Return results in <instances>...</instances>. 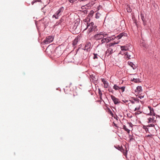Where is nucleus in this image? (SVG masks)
Masks as SVG:
<instances>
[{
  "instance_id": "f257e3e1",
  "label": "nucleus",
  "mask_w": 160,
  "mask_h": 160,
  "mask_svg": "<svg viewBox=\"0 0 160 160\" xmlns=\"http://www.w3.org/2000/svg\"><path fill=\"white\" fill-rule=\"evenodd\" d=\"M87 28H88L87 33L88 34L93 32H96L98 31L97 26L94 24L93 22H91L89 24L88 22H87Z\"/></svg>"
},
{
  "instance_id": "f03ea898",
  "label": "nucleus",
  "mask_w": 160,
  "mask_h": 160,
  "mask_svg": "<svg viewBox=\"0 0 160 160\" xmlns=\"http://www.w3.org/2000/svg\"><path fill=\"white\" fill-rule=\"evenodd\" d=\"M108 36V34L105 32H100L93 36L94 39L96 41L101 40L102 38Z\"/></svg>"
},
{
  "instance_id": "7ed1b4c3",
  "label": "nucleus",
  "mask_w": 160,
  "mask_h": 160,
  "mask_svg": "<svg viewBox=\"0 0 160 160\" xmlns=\"http://www.w3.org/2000/svg\"><path fill=\"white\" fill-rule=\"evenodd\" d=\"M115 36L113 35L111 37H108V36L102 38L101 40V43H100L98 46L105 43H107L110 42V41L114 40L115 38Z\"/></svg>"
},
{
  "instance_id": "20e7f679",
  "label": "nucleus",
  "mask_w": 160,
  "mask_h": 160,
  "mask_svg": "<svg viewBox=\"0 0 160 160\" xmlns=\"http://www.w3.org/2000/svg\"><path fill=\"white\" fill-rule=\"evenodd\" d=\"M62 53L61 49L60 48L57 47L53 53V55L55 56L56 58H58L62 55Z\"/></svg>"
},
{
  "instance_id": "39448f33",
  "label": "nucleus",
  "mask_w": 160,
  "mask_h": 160,
  "mask_svg": "<svg viewBox=\"0 0 160 160\" xmlns=\"http://www.w3.org/2000/svg\"><path fill=\"white\" fill-rule=\"evenodd\" d=\"M54 37L52 36L47 37L43 41V43L45 44H49L53 41Z\"/></svg>"
},
{
  "instance_id": "423d86ee",
  "label": "nucleus",
  "mask_w": 160,
  "mask_h": 160,
  "mask_svg": "<svg viewBox=\"0 0 160 160\" xmlns=\"http://www.w3.org/2000/svg\"><path fill=\"white\" fill-rule=\"evenodd\" d=\"M94 13V12L93 10H91L89 12L87 17L85 19V22H89L91 18L92 17Z\"/></svg>"
},
{
  "instance_id": "0eeeda50",
  "label": "nucleus",
  "mask_w": 160,
  "mask_h": 160,
  "mask_svg": "<svg viewBox=\"0 0 160 160\" xmlns=\"http://www.w3.org/2000/svg\"><path fill=\"white\" fill-rule=\"evenodd\" d=\"M90 78L92 80V82L95 84L97 83L98 80V76L96 74H92L90 76Z\"/></svg>"
},
{
  "instance_id": "6e6552de",
  "label": "nucleus",
  "mask_w": 160,
  "mask_h": 160,
  "mask_svg": "<svg viewBox=\"0 0 160 160\" xmlns=\"http://www.w3.org/2000/svg\"><path fill=\"white\" fill-rule=\"evenodd\" d=\"M110 97L115 104H117L121 102L118 98H117L113 95H111Z\"/></svg>"
},
{
  "instance_id": "1a4fd4ad",
  "label": "nucleus",
  "mask_w": 160,
  "mask_h": 160,
  "mask_svg": "<svg viewBox=\"0 0 160 160\" xmlns=\"http://www.w3.org/2000/svg\"><path fill=\"white\" fill-rule=\"evenodd\" d=\"M124 57L125 58H128V59L130 58L133 55L132 52L129 51L128 52H126L124 53Z\"/></svg>"
},
{
  "instance_id": "9d476101",
  "label": "nucleus",
  "mask_w": 160,
  "mask_h": 160,
  "mask_svg": "<svg viewBox=\"0 0 160 160\" xmlns=\"http://www.w3.org/2000/svg\"><path fill=\"white\" fill-rule=\"evenodd\" d=\"M64 8L63 7L60 8L56 12V14L57 15V17H59L61 15L62 13L63 12Z\"/></svg>"
},
{
  "instance_id": "9b49d317",
  "label": "nucleus",
  "mask_w": 160,
  "mask_h": 160,
  "mask_svg": "<svg viewBox=\"0 0 160 160\" xmlns=\"http://www.w3.org/2000/svg\"><path fill=\"white\" fill-rule=\"evenodd\" d=\"M127 33L125 32H123L122 33H120L119 35L117 36H115V38H117L118 39H119L121 38L123 36L124 37H127Z\"/></svg>"
},
{
  "instance_id": "f8f14e48",
  "label": "nucleus",
  "mask_w": 160,
  "mask_h": 160,
  "mask_svg": "<svg viewBox=\"0 0 160 160\" xmlns=\"http://www.w3.org/2000/svg\"><path fill=\"white\" fill-rule=\"evenodd\" d=\"M91 46V44L90 42H88L85 45L84 47V50H86L87 51H89L90 50Z\"/></svg>"
},
{
  "instance_id": "ddd939ff",
  "label": "nucleus",
  "mask_w": 160,
  "mask_h": 160,
  "mask_svg": "<svg viewBox=\"0 0 160 160\" xmlns=\"http://www.w3.org/2000/svg\"><path fill=\"white\" fill-rule=\"evenodd\" d=\"M113 52V49L111 48H109L106 52V54L107 56H109L110 54Z\"/></svg>"
},
{
  "instance_id": "4468645a",
  "label": "nucleus",
  "mask_w": 160,
  "mask_h": 160,
  "mask_svg": "<svg viewBox=\"0 0 160 160\" xmlns=\"http://www.w3.org/2000/svg\"><path fill=\"white\" fill-rule=\"evenodd\" d=\"M101 80L103 83L104 87L105 88H108L109 85L108 81L104 78H101Z\"/></svg>"
},
{
  "instance_id": "2eb2a0df",
  "label": "nucleus",
  "mask_w": 160,
  "mask_h": 160,
  "mask_svg": "<svg viewBox=\"0 0 160 160\" xmlns=\"http://www.w3.org/2000/svg\"><path fill=\"white\" fill-rule=\"evenodd\" d=\"M140 15L141 17V19L143 22V25L145 26L147 24V21L146 20L145 17H144V15L142 13L140 14Z\"/></svg>"
},
{
  "instance_id": "dca6fc26",
  "label": "nucleus",
  "mask_w": 160,
  "mask_h": 160,
  "mask_svg": "<svg viewBox=\"0 0 160 160\" xmlns=\"http://www.w3.org/2000/svg\"><path fill=\"white\" fill-rule=\"evenodd\" d=\"M79 24V22H76L74 23V25L72 27V29L76 31H78V25Z\"/></svg>"
},
{
  "instance_id": "f3484780",
  "label": "nucleus",
  "mask_w": 160,
  "mask_h": 160,
  "mask_svg": "<svg viewBox=\"0 0 160 160\" xmlns=\"http://www.w3.org/2000/svg\"><path fill=\"white\" fill-rule=\"evenodd\" d=\"M64 20L62 18H61L59 21L57 22L54 25V27H55L56 26H58L59 25H61V23L62 22L64 21Z\"/></svg>"
},
{
  "instance_id": "a211bd4d",
  "label": "nucleus",
  "mask_w": 160,
  "mask_h": 160,
  "mask_svg": "<svg viewBox=\"0 0 160 160\" xmlns=\"http://www.w3.org/2000/svg\"><path fill=\"white\" fill-rule=\"evenodd\" d=\"M155 118L154 117H152V118H148V123H149L151 122H152V123H155L156 122V121L154 120Z\"/></svg>"
},
{
  "instance_id": "6ab92c4d",
  "label": "nucleus",
  "mask_w": 160,
  "mask_h": 160,
  "mask_svg": "<svg viewBox=\"0 0 160 160\" xmlns=\"http://www.w3.org/2000/svg\"><path fill=\"white\" fill-rule=\"evenodd\" d=\"M128 64L131 66L133 69H135L136 68V66L132 62L128 61Z\"/></svg>"
},
{
  "instance_id": "aec40b11",
  "label": "nucleus",
  "mask_w": 160,
  "mask_h": 160,
  "mask_svg": "<svg viewBox=\"0 0 160 160\" xmlns=\"http://www.w3.org/2000/svg\"><path fill=\"white\" fill-rule=\"evenodd\" d=\"M121 49L122 51H127L128 50L129 48L127 46H123L121 47Z\"/></svg>"
},
{
  "instance_id": "412c9836",
  "label": "nucleus",
  "mask_w": 160,
  "mask_h": 160,
  "mask_svg": "<svg viewBox=\"0 0 160 160\" xmlns=\"http://www.w3.org/2000/svg\"><path fill=\"white\" fill-rule=\"evenodd\" d=\"M150 113L148 114V115H153L154 116H155L156 115V114L154 112L153 108H152L151 110H150Z\"/></svg>"
},
{
  "instance_id": "4be33fe9",
  "label": "nucleus",
  "mask_w": 160,
  "mask_h": 160,
  "mask_svg": "<svg viewBox=\"0 0 160 160\" xmlns=\"http://www.w3.org/2000/svg\"><path fill=\"white\" fill-rule=\"evenodd\" d=\"M78 42V39L75 38L72 42V46L73 47H74L77 44Z\"/></svg>"
},
{
  "instance_id": "5701e85b",
  "label": "nucleus",
  "mask_w": 160,
  "mask_h": 160,
  "mask_svg": "<svg viewBox=\"0 0 160 160\" xmlns=\"http://www.w3.org/2000/svg\"><path fill=\"white\" fill-rule=\"evenodd\" d=\"M131 81L132 82H134L135 83H137L138 82H140V79L139 78H133L132 79H131Z\"/></svg>"
},
{
  "instance_id": "b1692460",
  "label": "nucleus",
  "mask_w": 160,
  "mask_h": 160,
  "mask_svg": "<svg viewBox=\"0 0 160 160\" xmlns=\"http://www.w3.org/2000/svg\"><path fill=\"white\" fill-rule=\"evenodd\" d=\"M132 20H133L134 23L137 26V27H138V24H137V20L134 17H132Z\"/></svg>"
},
{
  "instance_id": "393cba45",
  "label": "nucleus",
  "mask_w": 160,
  "mask_h": 160,
  "mask_svg": "<svg viewBox=\"0 0 160 160\" xmlns=\"http://www.w3.org/2000/svg\"><path fill=\"white\" fill-rule=\"evenodd\" d=\"M129 138L130 141H131L135 140L134 137L132 135H129Z\"/></svg>"
},
{
  "instance_id": "a878e982",
  "label": "nucleus",
  "mask_w": 160,
  "mask_h": 160,
  "mask_svg": "<svg viewBox=\"0 0 160 160\" xmlns=\"http://www.w3.org/2000/svg\"><path fill=\"white\" fill-rule=\"evenodd\" d=\"M113 88L115 90H119L120 89V87L117 85L116 84H115L113 87Z\"/></svg>"
},
{
  "instance_id": "bb28decb",
  "label": "nucleus",
  "mask_w": 160,
  "mask_h": 160,
  "mask_svg": "<svg viewBox=\"0 0 160 160\" xmlns=\"http://www.w3.org/2000/svg\"><path fill=\"white\" fill-rule=\"evenodd\" d=\"M123 129L124 130H125L128 133H129L130 132V130L126 128V126L125 125L123 126Z\"/></svg>"
},
{
  "instance_id": "cd10ccee",
  "label": "nucleus",
  "mask_w": 160,
  "mask_h": 160,
  "mask_svg": "<svg viewBox=\"0 0 160 160\" xmlns=\"http://www.w3.org/2000/svg\"><path fill=\"white\" fill-rule=\"evenodd\" d=\"M140 45L141 47H142L144 48H147L148 47L147 45L143 42L141 43Z\"/></svg>"
},
{
  "instance_id": "c85d7f7f",
  "label": "nucleus",
  "mask_w": 160,
  "mask_h": 160,
  "mask_svg": "<svg viewBox=\"0 0 160 160\" xmlns=\"http://www.w3.org/2000/svg\"><path fill=\"white\" fill-rule=\"evenodd\" d=\"M94 57H93V59H98V57H100V56L98 55V54L97 53H93Z\"/></svg>"
},
{
  "instance_id": "c756f323",
  "label": "nucleus",
  "mask_w": 160,
  "mask_h": 160,
  "mask_svg": "<svg viewBox=\"0 0 160 160\" xmlns=\"http://www.w3.org/2000/svg\"><path fill=\"white\" fill-rule=\"evenodd\" d=\"M127 152H128V151L126 148V150L125 151H123V152H122L123 154L126 157V158H127Z\"/></svg>"
},
{
  "instance_id": "7c9ffc66",
  "label": "nucleus",
  "mask_w": 160,
  "mask_h": 160,
  "mask_svg": "<svg viewBox=\"0 0 160 160\" xmlns=\"http://www.w3.org/2000/svg\"><path fill=\"white\" fill-rule=\"evenodd\" d=\"M136 90L138 91L139 92H140L142 91V87L141 86H138Z\"/></svg>"
},
{
  "instance_id": "2f4dec72",
  "label": "nucleus",
  "mask_w": 160,
  "mask_h": 160,
  "mask_svg": "<svg viewBox=\"0 0 160 160\" xmlns=\"http://www.w3.org/2000/svg\"><path fill=\"white\" fill-rule=\"evenodd\" d=\"M108 112H109V114L111 115V116L112 117H113V116H114V114H113V113H112V111L109 108H108Z\"/></svg>"
},
{
  "instance_id": "473e14b6",
  "label": "nucleus",
  "mask_w": 160,
  "mask_h": 160,
  "mask_svg": "<svg viewBox=\"0 0 160 160\" xmlns=\"http://www.w3.org/2000/svg\"><path fill=\"white\" fill-rule=\"evenodd\" d=\"M116 148L118 149L119 151H121L122 150V146H114Z\"/></svg>"
},
{
  "instance_id": "72a5a7b5",
  "label": "nucleus",
  "mask_w": 160,
  "mask_h": 160,
  "mask_svg": "<svg viewBox=\"0 0 160 160\" xmlns=\"http://www.w3.org/2000/svg\"><path fill=\"white\" fill-rule=\"evenodd\" d=\"M148 127L147 126H143V128L145 130V131L146 132H148L149 130L148 128H147Z\"/></svg>"
},
{
  "instance_id": "f704fd0d",
  "label": "nucleus",
  "mask_w": 160,
  "mask_h": 160,
  "mask_svg": "<svg viewBox=\"0 0 160 160\" xmlns=\"http://www.w3.org/2000/svg\"><path fill=\"white\" fill-rule=\"evenodd\" d=\"M131 98L133 99L134 101H136L138 103L139 102V100L138 98L132 97H131Z\"/></svg>"
},
{
  "instance_id": "c9c22d12",
  "label": "nucleus",
  "mask_w": 160,
  "mask_h": 160,
  "mask_svg": "<svg viewBox=\"0 0 160 160\" xmlns=\"http://www.w3.org/2000/svg\"><path fill=\"white\" fill-rule=\"evenodd\" d=\"M100 14L98 13H96L95 14V18L98 19L99 18Z\"/></svg>"
},
{
  "instance_id": "e433bc0d",
  "label": "nucleus",
  "mask_w": 160,
  "mask_h": 160,
  "mask_svg": "<svg viewBox=\"0 0 160 160\" xmlns=\"http://www.w3.org/2000/svg\"><path fill=\"white\" fill-rule=\"evenodd\" d=\"M125 86H123L120 88V89L122 90V92H123L125 91Z\"/></svg>"
},
{
  "instance_id": "4c0bfd02",
  "label": "nucleus",
  "mask_w": 160,
  "mask_h": 160,
  "mask_svg": "<svg viewBox=\"0 0 160 160\" xmlns=\"http://www.w3.org/2000/svg\"><path fill=\"white\" fill-rule=\"evenodd\" d=\"M39 2V1L37 0H34L32 2L31 4L32 5L34 4V3L37 2Z\"/></svg>"
},
{
  "instance_id": "58836bf2",
  "label": "nucleus",
  "mask_w": 160,
  "mask_h": 160,
  "mask_svg": "<svg viewBox=\"0 0 160 160\" xmlns=\"http://www.w3.org/2000/svg\"><path fill=\"white\" fill-rule=\"evenodd\" d=\"M142 113V112L140 111H138L137 112H136L135 113V114L136 115H138L140 113Z\"/></svg>"
},
{
  "instance_id": "ea45409f",
  "label": "nucleus",
  "mask_w": 160,
  "mask_h": 160,
  "mask_svg": "<svg viewBox=\"0 0 160 160\" xmlns=\"http://www.w3.org/2000/svg\"><path fill=\"white\" fill-rule=\"evenodd\" d=\"M98 90L99 95H102V92H101V90L99 88L98 89Z\"/></svg>"
},
{
  "instance_id": "a19ab883",
  "label": "nucleus",
  "mask_w": 160,
  "mask_h": 160,
  "mask_svg": "<svg viewBox=\"0 0 160 160\" xmlns=\"http://www.w3.org/2000/svg\"><path fill=\"white\" fill-rule=\"evenodd\" d=\"M117 44V43H113L112 42L110 43L109 44V46L111 47L114 45Z\"/></svg>"
},
{
  "instance_id": "79ce46f5",
  "label": "nucleus",
  "mask_w": 160,
  "mask_h": 160,
  "mask_svg": "<svg viewBox=\"0 0 160 160\" xmlns=\"http://www.w3.org/2000/svg\"><path fill=\"white\" fill-rule=\"evenodd\" d=\"M155 125L154 124H150L147 126V127H154Z\"/></svg>"
},
{
  "instance_id": "37998d69",
  "label": "nucleus",
  "mask_w": 160,
  "mask_h": 160,
  "mask_svg": "<svg viewBox=\"0 0 160 160\" xmlns=\"http://www.w3.org/2000/svg\"><path fill=\"white\" fill-rule=\"evenodd\" d=\"M108 90L109 91V92H111L112 93H113L114 91H113L112 89V88H109Z\"/></svg>"
},
{
  "instance_id": "c03bdc74",
  "label": "nucleus",
  "mask_w": 160,
  "mask_h": 160,
  "mask_svg": "<svg viewBox=\"0 0 160 160\" xmlns=\"http://www.w3.org/2000/svg\"><path fill=\"white\" fill-rule=\"evenodd\" d=\"M59 17H57V15H56V14L53 15V18H55L56 19L58 18Z\"/></svg>"
},
{
  "instance_id": "a18cd8bd",
  "label": "nucleus",
  "mask_w": 160,
  "mask_h": 160,
  "mask_svg": "<svg viewBox=\"0 0 160 160\" xmlns=\"http://www.w3.org/2000/svg\"><path fill=\"white\" fill-rule=\"evenodd\" d=\"M77 0H68L69 2L71 3H72Z\"/></svg>"
},
{
  "instance_id": "49530a36",
  "label": "nucleus",
  "mask_w": 160,
  "mask_h": 160,
  "mask_svg": "<svg viewBox=\"0 0 160 160\" xmlns=\"http://www.w3.org/2000/svg\"><path fill=\"white\" fill-rule=\"evenodd\" d=\"M140 106H139V107L138 108H136L134 110V111H136V110H139L140 109Z\"/></svg>"
},
{
  "instance_id": "de8ad7c7",
  "label": "nucleus",
  "mask_w": 160,
  "mask_h": 160,
  "mask_svg": "<svg viewBox=\"0 0 160 160\" xmlns=\"http://www.w3.org/2000/svg\"><path fill=\"white\" fill-rule=\"evenodd\" d=\"M122 101L124 103H126L127 102H128V100H125V99H124V100H122Z\"/></svg>"
},
{
  "instance_id": "09e8293b",
  "label": "nucleus",
  "mask_w": 160,
  "mask_h": 160,
  "mask_svg": "<svg viewBox=\"0 0 160 160\" xmlns=\"http://www.w3.org/2000/svg\"><path fill=\"white\" fill-rule=\"evenodd\" d=\"M143 98H144V96H139L138 97V98H140V99H141Z\"/></svg>"
},
{
  "instance_id": "8fccbe9b",
  "label": "nucleus",
  "mask_w": 160,
  "mask_h": 160,
  "mask_svg": "<svg viewBox=\"0 0 160 160\" xmlns=\"http://www.w3.org/2000/svg\"><path fill=\"white\" fill-rule=\"evenodd\" d=\"M129 100L132 103V104H133L135 103L134 101H132L131 99H129Z\"/></svg>"
},
{
  "instance_id": "3c124183",
  "label": "nucleus",
  "mask_w": 160,
  "mask_h": 160,
  "mask_svg": "<svg viewBox=\"0 0 160 160\" xmlns=\"http://www.w3.org/2000/svg\"><path fill=\"white\" fill-rule=\"evenodd\" d=\"M128 124H129L130 126L131 127H132V123L131 122H128Z\"/></svg>"
},
{
  "instance_id": "603ef678",
  "label": "nucleus",
  "mask_w": 160,
  "mask_h": 160,
  "mask_svg": "<svg viewBox=\"0 0 160 160\" xmlns=\"http://www.w3.org/2000/svg\"><path fill=\"white\" fill-rule=\"evenodd\" d=\"M148 108L149 109V110H151L152 108L150 106H148Z\"/></svg>"
},
{
  "instance_id": "864d4df0",
  "label": "nucleus",
  "mask_w": 160,
  "mask_h": 160,
  "mask_svg": "<svg viewBox=\"0 0 160 160\" xmlns=\"http://www.w3.org/2000/svg\"><path fill=\"white\" fill-rule=\"evenodd\" d=\"M141 36L142 38L143 39V35L142 32H141Z\"/></svg>"
},
{
  "instance_id": "5fc2aeb1",
  "label": "nucleus",
  "mask_w": 160,
  "mask_h": 160,
  "mask_svg": "<svg viewBox=\"0 0 160 160\" xmlns=\"http://www.w3.org/2000/svg\"><path fill=\"white\" fill-rule=\"evenodd\" d=\"M113 124H114V125L115 126L117 127H118V126H117V124L115 123H114V122H113Z\"/></svg>"
},
{
  "instance_id": "6e6d98bb",
  "label": "nucleus",
  "mask_w": 160,
  "mask_h": 160,
  "mask_svg": "<svg viewBox=\"0 0 160 160\" xmlns=\"http://www.w3.org/2000/svg\"><path fill=\"white\" fill-rule=\"evenodd\" d=\"M125 150H124L123 148H122V150L121 151H121L122 152H123V151H125Z\"/></svg>"
},
{
  "instance_id": "4d7b16f0",
  "label": "nucleus",
  "mask_w": 160,
  "mask_h": 160,
  "mask_svg": "<svg viewBox=\"0 0 160 160\" xmlns=\"http://www.w3.org/2000/svg\"><path fill=\"white\" fill-rule=\"evenodd\" d=\"M114 117V118L115 119H116L117 120H118V117L117 116H116V118L114 116L113 117Z\"/></svg>"
},
{
  "instance_id": "13d9d810",
  "label": "nucleus",
  "mask_w": 160,
  "mask_h": 160,
  "mask_svg": "<svg viewBox=\"0 0 160 160\" xmlns=\"http://www.w3.org/2000/svg\"><path fill=\"white\" fill-rule=\"evenodd\" d=\"M152 136L151 134L148 135H147V137H151V136Z\"/></svg>"
},
{
  "instance_id": "bf43d9fd",
  "label": "nucleus",
  "mask_w": 160,
  "mask_h": 160,
  "mask_svg": "<svg viewBox=\"0 0 160 160\" xmlns=\"http://www.w3.org/2000/svg\"><path fill=\"white\" fill-rule=\"evenodd\" d=\"M119 42H116L115 41H114L113 42H112L113 43H117V44H118V43H119Z\"/></svg>"
},
{
  "instance_id": "052dcab7",
  "label": "nucleus",
  "mask_w": 160,
  "mask_h": 160,
  "mask_svg": "<svg viewBox=\"0 0 160 160\" xmlns=\"http://www.w3.org/2000/svg\"><path fill=\"white\" fill-rule=\"evenodd\" d=\"M119 42H116L115 41H114L113 42H112L113 43H117V44H118V43H119Z\"/></svg>"
},
{
  "instance_id": "680f3d73",
  "label": "nucleus",
  "mask_w": 160,
  "mask_h": 160,
  "mask_svg": "<svg viewBox=\"0 0 160 160\" xmlns=\"http://www.w3.org/2000/svg\"><path fill=\"white\" fill-rule=\"evenodd\" d=\"M99 96L100 97V99L101 100H102V95H99Z\"/></svg>"
},
{
  "instance_id": "e2e57ef3",
  "label": "nucleus",
  "mask_w": 160,
  "mask_h": 160,
  "mask_svg": "<svg viewBox=\"0 0 160 160\" xmlns=\"http://www.w3.org/2000/svg\"><path fill=\"white\" fill-rule=\"evenodd\" d=\"M131 10L130 9H129L128 10V12H131Z\"/></svg>"
},
{
  "instance_id": "0e129e2a",
  "label": "nucleus",
  "mask_w": 160,
  "mask_h": 160,
  "mask_svg": "<svg viewBox=\"0 0 160 160\" xmlns=\"http://www.w3.org/2000/svg\"><path fill=\"white\" fill-rule=\"evenodd\" d=\"M119 54H121L122 55H123L124 54V53L123 54L122 53V52H120V53H119Z\"/></svg>"
},
{
  "instance_id": "69168bd1",
  "label": "nucleus",
  "mask_w": 160,
  "mask_h": 160,
  "mask_svg": "<svg viewBox=\"0 0 160 160\" xmlns=\"http://www.w3.org/2000/svg\"><path fill=\"white\" fill-rule=\"evenodd\" d=\"M49 47H48L47 48V49H46V50L48 51V50H49Z\"/></svg>"
},
{
  "instance_id": "338daca9",
  "label": "nucleus",
  "mask_w": 160,
  "mask_h": 160,
  "mask_svg": "<svg viewBox=\"0 0 160 160\" xmlns=\"http://www.w3.org/2000/svg\"><path fill=\"white\" fill-rule=\"evenodd\" d=\"M156 116H158V117H159V115H156Z\"/></svg>"
},
{
  "instance_id": "774afa93",
  "label": "nucleus",
  "mask_w": 160,
  "mask_h": 160,
  "mask_svg": "<svg viewBox=\"0 0 160 160\" xmlns=\"http://www.w3.org/2000/svg\"><path fill=\"white\" fill-rule=\"evenodd\" d=\"M133 75H136V74H134Z\"/></svg>"
}]
</instances>
